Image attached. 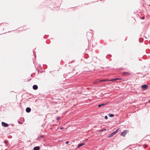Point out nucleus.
Wrapping results in <instances>:
<instances>
[{"instance_id": "39448f33", "label": "nucleus", "mask_w": 150, "mask_h": 150, "mask_svg": "<svg viewBox=\"0 0 150 150\" xmlns=\"http://www.w3.org/2000/svg\"><path fill=\"white\" fill-rule=\"evenodd\" d=\"M85 144L84 143H82L79 144L78 145V146H77V147L78 148H79V147L82 146H83Z\"/></svg>"}, {"instance_id": "4468645a", "label": "nucleus", "mask_w": 150, "mask_h": 150, "mask_svg": "<svg viewBox=\"0 0 150 150\" xmlns=\"http://www.w3.org/2000/svg\"><path fill=\"white\" fill-rule=\"evenodd\" d=\"M105 119H108V117L106 115L105 116Z\"/></svg>"}, {"instance_id": "a211bd4d", "label": "nucleus", "mask_w": 150, "mask_h": 150, "mask_svg": "<svg viewBox=\"0 0 150 150\" xmlns=\"http://www.w3.org/2000/svg\"><path fill=\"white\" fill-rule=\"evenodd\" d=\"M108 81H112V79H108Z\"/></svg>"}, {"instance_id": "412c9836", "label": "nucleus", "mask_w": 150, "mask_h": 150, "mask_svg": "<svg viewBox=\"0 0 150 150\" xmlns=\"http://www.w3.org/2000/svg\"><path fill=\"white\" fill-rule=\"evenodd\" d=\"M149 102L150 103V100L149 101Z\"/></svg>"}, {"instance_id": "2eb2a0df", "label": "nucleus", "mask_w": 150, "mask_h": 150, "mask_svg": "<svg viewBox=\"0 0 150 150\" xmlns=\"http://www.w3.org/2000/svg\"><path fill=\"white\" fill-rule=\"evenodd\" d=\"M60 119V117H57V120H59Z\"/></svg>"}, {"instance_id": "7ed1b4c3", "label": "nucleus", "mask_w": 150, "mask_h": 150, "mask_svg": "<svg viewBox=\"0 0 150 150\" xmlns=\"http://www.w3.org/2000/svg\"><path fill=\"white\" fill-rule=\"evenodd\" d=\"M115 132H112V133H111L108 136V138H110V137H112L114 135H115Z\"/></svg>"}, {"instance_id": "5701e85b", "label": "nucleus", "mask_w": 150, "mask_h": 150, "mask_svg": "<svg viewBox=\"0 0 150 150\" xmlns=\"http://www.w3.org/2000/svg\"><path fill=\"white\" fill-rule=\"evenodd\" d=\"M142 18H143V19H144V18H143V17H142Z\"/></svg>"}, {"instance_id": "9b49d317", "label": "nucleus", "mask_w": 150, "mask_h": 150, "mask_svg": "<svg viewBox=\"0 0 150 150\" xmlns=\"http://www.w3.org/2000/svg\"><path fill=\"white\" fill-rule=\"evenodd\" d=\"M108 115L110 117H112L114 116L113 114H109Z\"/></svg>"}, {"instance_id": "dca6fc26", "label": "nucleus", "mask_w": 150, "mask_h": 150, "mask_svg": "<svg viewBox=\"0 0 150 150\" xmlns=\"http://www.w3.org/2000/svg\"><path fill=\"white\" fill-rule=\"evenodd\" d=\"M104 80H100L99 81L100 82H103V81H103Z\"/></svg>"}, {"instance_id": "f8f14e48", "label": "nucleus", "mask_w": 150, "mask_h": 150, "mask_svg": "<svg viewBox=\"0 0 150 150\" xmlns=\"http://www.w3.org/2000/svg\"><path fill=\"white\" fill-rule=\"evenodd\" d=\"M119 131V129L118 128L117 129V130L116 131L114 132H115V134H116Z\"/></svg>"}, {"instance_id": "1a4fd4ad", "label": "nucleus", "mask_w": 150, "mask_h": 150, "mask_svg": "<svg viewBox=\"0 0 150 150\" xmlns=\"http://www.w3.org/2000/svg\"><path fill=\"white\" fill-rule=\"evenodd\" d=\"M39 149L40 147L39 146H36L33 149L34 150H39Z\"/></svg>"}, {"instance_id": "aec40b11", "label": "nucleus", "mask_w": 150, "mask_h": 150, "mask_svg": "<svg viewBox=\"0 0 150 150\" xmlns=\"http://www.w3.org/2000/svg\"><path fill=\"white\" fill-rule=\"evenodd\" d=\"M63 128H64L63 127H61L60 128V129H63Z\"/></svg>"}, {"instance_id": "9d476101", "label": "nucleus", "mask_w": 150, "mask_h": 150, "mask_svg": "<svg viewBox=\"0 0 150 150\" xmlns=\"http://www.w3.org/2000/svg\"><path fill=\"white\" fill-rule=\"evenodd\" d=\"M119 79L116 78V79H112V81H116V80H119Z\"/></svg>"}, {"instance_id": "f3484780", "label": "nucleus", "mask_w": 150, "mask_h": 150, "mask_svg": "<svg viewBox=\"0 0 150 150\" xmlns=\"http://www.w3.org/2000/svg\"><path fill=\"white\" fill-rule=\"evenodd\" d=\"M69 143V141H67L66 142V144H68V143Z\"/></svg>"}, {"instance_id": "0eeeda50", "label": "nucleus", "mask_w": 150, "mask_h": 150, "mask_svg": "<svg viewBox=\"0 0 150 150\" xmlns=\"http://www.w3.org/2000/svg\"><path fill=\"white\" fill-rule=\"evenodd\" d=\"M26 111L28 112H29L31 111V109L30 108H27L26 109Z\"/></svg>"}, {"instance_id": "ddd939ff", "label": "nucleus", "mask_w": 150, "mask_h": 150, "mask_svg": "<svg viewBox=\"0 0 150 150\" xmlns=\"http://www.w3.org/2000/svg\"><path fill=\"white\" fill-rule=\"evenodd\" d=\"M106 130V129H102V130H100V131L101 132H102L104 131H105Z\"/></svg>"}, {"instance_id": "6e6552de", "label": "nucleus", "mask_w": 150, "mask_h": 150, "mask_svg": "<svg viewBox=\"0 0 150 150\" xmlns=\"http://www.w3.org/2000/svg\"><path fill=\"white\" fill-rule=\"evenodd\" d=\"M38 86L36 85H34L33 86V88L34 90H36L38 89Z\"/></svg>"}, {"instance_id": "20e7f679", "label": "nucleus", "mask_w": 150, "mask_h": 150, "mask_svg": "<svg viewBox=\"0 0 150 150\" xmlns=\"http://www.w3.org/2000/svg\"><path fill=\"white\" fill-rule=\"evenodd\" d=\"M2 125L3 126L5 127H7L8 126V124H7L3 122H2Z\"/></svg>"}, {"instance_id": "6ab92c4d", "label": "nucleus", "mask_w": 150, "mask_h": 150, "mask_svg": "<svg viewBox=\"0 0 150 150\" xmlns=\"http://www.w3.org/2000/svg\"><path fill=\"white\" fill-rule=\"evenodd\" d=\"M108 79H104L103 81H108Z\"/></svg>"}, {"instance_id": "423d86ee", "label": "nucleus", "mask_w": 150, "mask_h": 150, "mask_svg": "<svg viewBox=\"0 0 150 150\" xmlns=\"http://www.w3.org/2000/svg\"><path fill=\"white\" fill-rule=\"evenodd\" d=\"M107 105V103H103L102 104H99L98 105V107H100L101 106H104Z\"/></svg>"}, {"instance_id": "f257e3e1", "label": "nucleus", "mask_w": 150, "mask_h": 150, "mask_svg": "<svg viewBox=\"0 0 150 150\" xmlns=\"http://www.w3.org/2000/svg\"><path fill=\"white\" fill-rule=\"evenodd\" d=\"M129 132L128 130H124L120 134V135L121 136L125 137L126 133L128 132Z\"/></svg>"}, {"instance_id": "4be33fe9", "label": "nucleus", "mask_w": 150, "mask_h": 150, "mask_svg": "<svg viewBox=\"0 0 150 150\" xmlns=\"http://www.w3.org/2000/svg\"><path fill=\"white\" fill-rule=\"evenodd\" d=\"M142 18H143V19H144V18H143V17H142Z\"/></svg>"}, {"instance_id": "b1692460", "label": "nucleus", "mask_w": 150, "mask_h": 150, "mask_svg": "<svg viewBox=\"0 0 150 150\" xmlns=\"http://www.w3.org/2000/svg\"><path fill=\"white\" fill-rule=\"evenodd\" d=\"M142 18H143V19H144V18H143V17H142Z\"/></svg>"}, {"instance_id": "f03ea898", "label": "nucleus", "mask_w": 150, "mask_h": 150, "mask_svg": "<svg viewBox=\"0 0 150 150\" xmlns=\"http://www.w3.org/2000/svg\"><path fill=\"white\" fill-rule=\"evenodd\" d=\"M142 88L144 90H146L148 88V86L146 85H144L142 86Z\"/></svg>"}]
</instances>
